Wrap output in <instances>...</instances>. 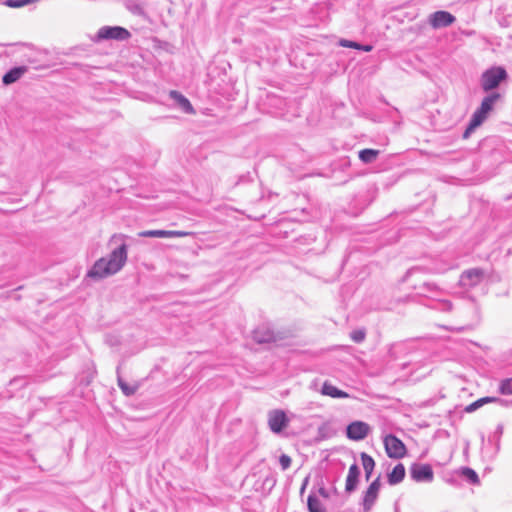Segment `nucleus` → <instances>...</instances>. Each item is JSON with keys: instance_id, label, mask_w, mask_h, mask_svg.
Wrapping results in <instances>:
<instances>
[{"instance_id": "nucleus-1", "label": "nucleus", "mask_w": 512, "mask_h": 512, "mask_svg": "<svg viewBox=\"0 0 512 512\" xmlns=\"http://www.w3.org/2000/svg\"><path fill=\"white\" fill-rule=\"evenodd\" d=\"M128 247L125 243L113 249L107 257L98 259L89 270L88 276L102 279L119 272L127 261Z\"/></svg>"}, {"instance_id": "nucleus-2", "label": "nucleus", "mask_w": 512, "mask_h": 512, "mask_svg": "<svg viewBox=\"0 0 512 512\" xmlns=\"http://www.w3.org/2000/svg\"><path fill=\"white\" fill-rule=\"evenodd\" d=\"M499 98L500 94L493 92L482 100L480 107L471 116L470 122L463 134L464 138H468L469 135L486 120Z\"/></svg>"}, {"instance_id": "nucleus-3", "label": "nucleus", "mask_w": 512, "mask_h": 512, "mask_svg": "<svg viewBox=\"0 0 512 512\" xmlns=\"http://www.w3.org/2000/svg\"><path fill=\"white\" fill-rule=\"evenodd\" d=\"M508 77L503 67L496 66L486 70L481 76V87L485 92H489L499 86V84Z\"/></svg>"}, {"instance_id": "nucleus-4", "label": "nucleus", "mask_w": 512, "mask_h": 512, "mask_svg": "<svg viewBox=\"0 0 512 512\" xmlns=\"http://www.w3.org/2000/svg\"><path fill=\"white\" fill-rule=\"evenodd\" d=\"M384 447L389 458L401 459L406 455V446L395 435L389 434L384 437Z\"/></svg>"}, {"instance_id": "nucleus-5", "label": "nucleus", "mask_w": 512, "mask_h": 512, "mask_svg": "<svg viewBox=\"0 0 512 512\" xmlns=\"http://www.w3.org/2000/svg\"><path fill=\"white\" fill-rule=\"evenodd\" d=\"M130 37V32L120 26H103L97 32V38L99 40H127Z\"/></svg>"}, {"instance_id": "nucleus-6", "label": "nucleus", "mask_w": 512, "mask_h": 512, "mask_svg": "<svg viewBox=\"0 0 512 512\" xmlns=\"http://www.w3.org/2000/svg\"><path fill=\"white\" fill-rule=\"evenodd\" d=\"M484 275L485 273L483 269H468L461 274L459 284L464 288H473L483 281Z\"/></svg>"}, {"instance_id": "nucleus-7", "label": "nucleus", "mask_w": 512, "mask_h": 512, "mask_svg": "<svg viewBox=\"0 0 512 512\" xmlns=\"http://www.w3.org/2000/svg\"><path fill=\"white\" fill-rule=\"evenodd\" d=\"M456 17L447 11H436L428 16V23L433 29H441L451 26Z\"/></svg>"}, {"instance_id": "nucleus-8", "label": "nucleus", "mask_w": 512, "mask_h": 512, "mask_svg": "<svg viewBox=\"0 0 512 512\" xmlns=\"http://www.w3.org/2000/svg\"><path fill=\"white\" fill-rule=\"evenodd\" d=\"M410 475L416 482L430 483L434 479V473L429 464L414 463L410 468Z\"/></svg>"}, {"instance_id": "nucleus-9", "label": "nucleus", "mask_w": 512, "mask_h": 512, "mask_svg": "<svg viewBox=\"0 0 512 512\" xmlns=\"http://www.w3.org/2000/svg\"><path fill=\"white\" fill-rule=\"evenodd\" d=\"M371 428L369 424L363 421H354L346 428V436L354 441H361L365 439L370 433Z\"/></svg>"}, {"instance_id": "nucleus-10", "label": "nucleus", "mask_w": 512, "mask_h": 512, "mask_svg": "<svg viewBox=\"0 0 512 512\" xmlns=\"http://www.w3.org/2000/svg\"><path fill=\"white\" fill-rule=\"evenodd\" d=\"M381 487L380 476L377 477L364 492L362 505L364 512H368L371 510L375 501L378 498V493Z\"/></svg>"}, {"instance_id": "nucleus-11", "label": "nucleus", "mask_w": 512, "mask_h": 512, "mask_svg": "<svg viewBox=\"0 0 512 512\" xmlns=\"http://www.w3.org/2000/svg\"><path fill=\"white\" fill-rule=\"evenodd\" d=\"M288 422V418L282 410H273L268 415L269 428L274 433H280L288 425Z\"/></svg>"}, {"instance_id": "nucleus-12", "label": "nucleus", "mask_w": 512, "mask_h": 512, "mask_svg": "<svg viewBox=\"0 0 512 512\" xmlns=\"http://www.w3.org/2000/svg\"><path fill=\"white\" fill-rule=\"evenodd\" d=\"M144 238H181L191 235L190 232L177 230H145L138 234Z\"/></svg>"}, {"instance_id": "nucleus-13", "label": "nucleus", "mask_w": 512, "mask_h": 512, "mask_svg": "<svg viewBox=\"0 0 512 512\" xmlns=\"http://www.w3.org/2000/svg\"><path fill=\"white\" fill-rule=\"evenodd\" d=\"M360 474H361V471H360L359 466L356 463L352 464L349 468L348 475L346 477V482H345V492L346 493L350 494L357 489Z\"/></svg>"}, {"instance_id": "nucleus-14", "label": "nucleus", "mask_w": 512, "mask_h": 512, "mask_svg": "<svg viewBox=\"0 0 512 512\" xmlns=\"http://www.w3.org/2000/svg\"><path fill=\"white\" fill-rule=\"evenodd\" d=\"M253 339L257 343H269L274 341V333L269 328L261 326L254 330Z\"/></svg>"}, {"instance_id": "nucleus-15", "label": "nucleus", "mask_w": 512, "mask_h": 512, "mask_svg": "<svg viewBox=\"0 0 512 512\" xmlns=\"http://www.w3.org/2000/svg\"><path fill=\"white\" fill-rule=\"evenodd\" d=\"M169 95L170 98L173 99L184 112H194L190 101L184 95L175 90L170 91Z\"/></svg>"}, {"instance_id": "nucleus-16", "label": "nucleus", "mask_w": 512, "mask_h": 512, "mask_svg": "<svg viewBox=\"0 0 512 512\" xmlns=\"http://www.w3.org/2000/svg\"><path fill=\"white\" fill-rule=\"evenodd\" d=\"M321 393L325 396H329L332 398H348L349 394L345 391H342L332 385L329 382H324L321 388Z\"/></svg>"}, {"instance_id": "nucleus-17", "label": "nucleus", "mask_w": 512, "mask_h": 512, "mask_svg": "<svg viewBox=\"0 0 512 512\" xmlns=\"http://www.w3.org/2000/svg\"><path fill=\"white\" fill-rule=\"evenodd\" d=\"M405 477V467L402 463L397 464L393 470L388 474V483L396 485L403 481Z\"/></svg>"}, {"instance_id": "nucleus-18", "label": "nucleus", "mask_w": 512, "mask_h": 512, "mask_svg": "<svg viewBox=\"0 0 512 512\" xmlns=\"http://www.w3.org/2000/svg\"><path fill=\"white\" fill-rule=\"evenodd\" d=\"M26 67H15L9 70L2 78L5 85H10L18 81L21 76L26 72Z\"/></svg>"}, {"instance_id": "nucleus-19", "label": "nucleus", "mask_w": 512, "mask_h": 512, "mask_svg": "<svg viewBox=\"0 0 512 512\" xmlns=\"http://www.w3.org/2000/svg\"><path fill=\"white\" fill-rule=\"evenodd\" d=\"M360 456L362 460L363 469L365 471V478L368 481L374 470L375 461L370 455H368L365 452H362Z\"/></svg>"}, {"instance_id": "nucleus-20", "label": "nucleus", "mask_w": 512, "mask_h": 512, "mask_svg": "<svg viewBox=\"0 0 512 512\" xmlns=\"http://www.w3.org/2000/svg\"><path fill=\"white\" fill-rule=\"evenodd\" d=\"M379 150H375V149H363L361 151H359V159L365 163V164H370L372 162H374L378 155H379Z\"/></svg>"}, {"instance_id": "nucleus-21", "label": "nucleus", "mask_w": 512, "mask_h": 512, "mask_svg": "<svg viewBox=\"0 0 512 512\" xmlns=\"http://www.w3.org/2000/svg\"><path fill=\"white\" fill-rule=\"evenodd\" d=\"M307 506L309 512H326L322 503L315 495H309L307 500Z\"/></svg>"}, {"instance_id": "nucleus-22", "label": "nucleus", "mask_w": 512, "mask_h": 512, "mask_svg": "<svg viewBox=\"0 0 512 512\" xmlns=\"http://www.w3.org/2000/svg\"><path fill=\"white\" fill-rule=\"evenodd\" d=\"M117 373H118V386L120 387V389L123 392V394H125L126 396H131V395L135 394V392L137 390V387L136 386H131L128 383H126L120 377L119 370H117Z\"/></svg>"}, {"instance_id": "nucleus-23", "label": "nucleus", "mask_w": 512, "mask_h": 512, "mask_svg": "<svg viewBox=\"0 0 512 512\" xmlns=\"http://www.w3.org/2000/svg\"><path fill=\"white\" fill-rule=\"evenodd\" d=\"M504 426L503 424H498L496 427V430L492 434V436L489 438L490 442H493L495 444L496 450L499 451L500 449V441L501 437L503 435Z\"/></svg>"}, {"instance_id": "nucleus-24", "label": "nucleus", "mask_w": 512, "mask_h": 512, "mask_svg": "<svg viewBox=\"0 0 512 512\" xmlns=\"http://www.w3.org/2000/svg\"><path fill=\"white\" fill-rule=\"evenodd\" d=\"M461 473L470 483L479 484V477L473 469L464 467L462 468Z\"/></svg>"}, {"instance_id": "nucleus-25", "label": "nucleus", "mask_w": 512, "mask_h": 512, "mask_svg": "<svg viewBox=\"0 0 512 512\" xmlns=\"http://www.w3.org/2000/svg\"><path fill=\"white\" fill-rule=\"evenodd\" d=\"M499 391L503 395H512V378L501 381Z\"/></svg>"}, {"instance_id": "nucleus-26", "label": "nucleus", "mask_w": 512, "mask_h": 512, "mask_svg": "<svg viewBox=\"0 0 512 512\" xmlns=\"http://www.w3.org/2000/svg\"><path fill=\"white\" fill-rule=\"evenodd\" d=\"M422 289H423V295L436 294L439 292L437 285L434 283H430V282L424 283L422 286Z\"/></svg>"}, {"instance_id": "nucleus-27", "label": "nucleus", "mask_w": 512, "mask_h": 512, "mask_svg": "<svg viewBox=\"0 0 512 512\" xmlns=\"http://www.w3.org/2000/svg\"><path fill=\"white\" fill-rule=\"evenodd\" d=\"M480 400H481L482 405L487 404V403H492V402H497L502 406H507L509 404V402L507 400L497 398V397H483V398H480Z\"/></svg>"}, {"instance_id": "nucleus-28", "label": "nucleus", "mask_w": 512, "mask_h": 512, "mask_svg": "<svg viewBox=\"0 0 512 512\" xmlns=\"http://www.w3.org/2000/svg\"><path fill=\"white\" fill-rule=\"evenodd\" d=\"M452 307V303L449 300H441L435 306L436 309L444 312H450Z\"/></svg>"}, {"instance_id": "nucleus-29", "label": "nucleus", "mask_w": 512, "mask_h": 512, "mask_svg": "<svg viewBox=\"0 0 512 512\" xmlns=\"http://www.w3.org/2000/svg\"><path fill=\"white\" fill-rule=\"evenodd\" d=\"M350 336L354 342L360 343L365 339V332L363 330H354Z\"/></svg>"}, {"instance_id": "nucleus-30", "label": "nucleus", "mask_w": 512, "mask_h": 512, "mask_svg": "<svg viewBox=\"0 0 512 512\" xmlns=\"http://www.w3.org/2000/svg\"><path fill=\"white\" fill-rule=\"evenodd\" d=\"M279 463L282 470H287L291 465V458L286 454H282L279 458Z\"/></svg>"}, {"instance_id": "nucleus-31", "label": "nucleus", "mask_w": 512, "mask_h": 512, "mask_svg": "<svg viewBox=\"0 0 512 512\" xmlns=\"http://www.w3.org/2000/svg\"><path fill=\"white\" fill-rule=\"evenodd\" d=\"M482 406L483 405L481 403V400L478 399V400L474 401L473 403L469 404L468 406H466L465 407V412L472 413V412L476 411L477 409H479Z\"/></svg>"}, {"instance_id": "nucleus-32", "label": "nucleus", "mask_w": 512, "mask_h": 512, "mask_svg": "<svg viewBox=\"0 0 512 512\" xmlns=\"http://www.w3.org/2000/svg\"><path fill=\"white\" fill-rule=\"evenodd\" d=\"M339 46L356 49V48H359V43L350 41V40H346V39H341L339 41Z\"/></svg>"}, {"instance_id": "nucleus-33", "label": "nucleus", "mask_w": 512, "mask_h": 512, "mask_svg": "<svg viewBox=\"0 0 512 512\" xmlns=\"http://www.w3.org/2000/svg\"><path fill=\"white\" fill-rule=\"evenodd\" d=\"M357 50H362V51H365V52H370L373 47L371 45H362V44H359V48H356Z\"/></svg>"}, {"instance_id": "nucleus-34", "label": "nucleus", "mask_w": 512, "mask_h": 512, "mask_svg": "<svg viewBox=\"0 0 512 512\" xmlns=\"http://www.w3.org/2000/svg\"><path fill=\"white\" fill-rule=\"evenodd\" d=\"M125 237H126V236H124V235H122V234H120V235H116V234H115V235H113V236L111 237V240H110V241H111V242H114V241H116V240H118V239H120V240H124V238H125Z\"/></svg>"}, {"instance_id": "nucleus-35", "label": "nucleus", "mask_w": 512, "mask_h": 512, "mask_svg": "<svg viewBox=\"0 0 512 512\" xmlns=\"http://www.w3.org/2000/svg\"><path fill=\"white\" fill-rule=\"evenodd\" d=\"M319 494L321 496H323L324 498H328L329 497L327 490L325 488H323V487L319 489Z\"/></svg>"}]
</instances>
